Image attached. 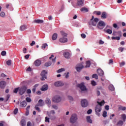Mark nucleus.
I'll return each mask as SVG.
<instances>
[{
	"label": "nucleus",
	"instance_id": "obj_1",
	"mask_svg": "<svg viewBox=\"0 0 126 126\" xmlns=\"http://www.w3.org/2000/svg\"><path fill=\"white\" fill-rule=\"evenodd\" d=\"M97 103L98 104L95 107V113L96 115L100 117V112L102 111V106L105 104V101L103 100L102 101L99 102V101H97Z\"/></svg>",
	"mask_w": 126,
	"mask_h": 126
},
{
	"label": "nucleus",
	"instance_id": "obj_2",
	"mask_svg": "<svg viewBox=\"0 0 126 126\" xmlns=\"http://www.w3.org/2000/svg\"><path fill=\"white\" fill-rule=\"evenodd\" d=\"M99 22V19L97 18H94V16H92V18L91 21L89 22L90 26H96L97 23Z\"/></svg>",
	"mask_w": 126,
	"mask_h": 126
},
{
	"label": "nucleus",
	"instance_id": "obj_3",
	"mask_svg": "<svg viewBox=\"0 0 126 126\" xmlns=\"http://www.w3.org/2000/svg\"><path fill=\"white\" fill-rule=\"evenodd\" d=\"M61 34L63 37L60 39V42H61V43H66V42H67V38H66L67 34H66V33L64 32L63 31H61Z\"/></svg>",
	"mask_w": 126,
	"mask_h": 126
},
{
	"label": "nucleus",
	"instance_id": "obj_4",
	"mask_svg": "<svg viewBox=\"0 0 126 126\" xmlns=\"http://www.w3.org/2000/svg\"><path fill=\"white\" fill-rule=\"evenodd\" d=\"M77 120H78V118H77V115L75 113L73 114L70 118V123H71V124H75V123L77 122Z\"/></svg>",
	"mask_w": 126,
	"mask_h": 126
},
{
	"label": "nucleus",
	"instance_id": "obj_5",
	"mask_svg": "<svg viewBox=\"0 0 126 126\" xmlns=\"http://www.w3.org/2000/svg\"><path fill=\"white\" fill-rule=\"evenodd\" d=\"M106 26V24L103 21H100L97 24V27L98 29H104Z\"/></svg>",
	"mask_w": 126,
	"mask_h": 126
},
{
	"label": "nucleus",
	"instance_id": "obj_6",
	"mask_svg": "<svg viewBox=\"0 0 126 126\" xmlns=\"http://www.w3.org/2000/svg\"><path fill=\"white\" fill-rule=\"evenodd\" d=\"M85 84L84 83H81L78 85V87L80 88L81 91H87V88Z\"/></svg>",
	"mask_w": 126,
	"mask_h": 126
},
{
	"label": "nucleus",
	"instance_id": "obj_7",
	"mask_svg": "<svg viewBox=\"0 0 126 126\" xmlns=\"http://www.w3.org/2000/svg\"><path fill=\"white\" fill-rule=\"evenodd\" d=\"M48 72L46 70H43L41 72V76L42 77L41 78V80L44 81L45 79H47V74Z\"/></svg>",
	"mask_w": 126,
	"mask_h": 126
},
{
	"label": "nucleus",
	"instance_id": "obj_8",
	"mask_svg": "<svg viewBox=\"0 0 126 126\" xmlns=\"http://www.w3.org/2000/svg\"><path fill=\"white\" fill-rule=\"evenodd\" d=\"M52 101L54 103H60L62 101V98L59 95H56L53 97Z\"/></svg>",
	"mask_w": 126,
	"mask_h": 126
},
{
	"label": "nucleus",
	"instance_id": "obj_9",
	"mask_svg": "<svg viewBox=\"0 0 126 126\" xmlns=\"http://www.w3.org/2000/svg\"><path fill=\"white\" fill-rule=\"evenodd\" d=\"M27 88L26 86H23L19 88V93L20 95H23L24 93H25Z\"/></svg>",
	"mask_w": 126,
	"mask_h": 126
},
{
	"label": "nucleus",
	"instance_id": "obj_10",
	"mask_svg": "<svg viewBox=\"0 0 126 126\" xmlns=\"http://www.w3.org/2000/svg\"><path fill=\"white\" fill-rule=\"evenodd\" d=\"M84 67V66L82 63H79L76 65L75 68L78 72H80V71H81V69H82V68Z\"/></svg>",
	"mask_w": 126,
	"mask_h": 126
},
{
	"label": "nucleus",
	"instance_id": "obj_11",
	"mask_svg": "<svg viewBox=\"0 0 126 126\" xmlns=\"http://www.w3.org/2000/svg\"><path fill=\"white\" fill-rule=\"evenodd\" d=\"M81 106L83 108H86L88 106V101L87 99H83L81 100Z\"/></svg>",
	"mask_w": 126,
	"mask_h": 126
},
{
	"label": "nucleus",
	"instance_id": "obj_12",
	"mask_svg": "<svg viewBox=\"0 0 126 126\" xmlns=\"http://www.w3.org/2000/svg\"><path fill=\"white\" fill-rule=\"evenodd\" d=\"M54 85L56 87H60L63 86L64 85V83H63V82L62 81H57L54 83Z\"/></svg>",
	"mask_w": 126,
	"mask_h": 126
},
{
	"label": "nucleus",
	"instance_id": "obj_13",
	"mask_svg": "<svg viewBox=\"0 0 126 126\" xmlns=\"http://www.w3.org/2000/svg\"><path fill=\"white\" fill-rule=\"evenodd\" d=\"M6 86V82L4 81H2L0 82V88L1 89H4Z\"/></svg>",
	"mask_w": 126,
	"mask_h": 126
},
{
	"label": "nucleus",
	"instance_id": "obj_14",
	"mask_svg": "<svg viewBox=\"0 0 126 126\" xmlns=\"http://www.w3.org/2000/svg\"><path fill=\"white\" fill-rule=\"evenodd\" d=\"M56 59H57V57H55L54 56V55H52L51 57H49V60L50 61H52L53 64H55V63H56Z\"/></svg>",
	"mask_w": 126,
	"mask_h": 126
},
{
	"label": "nucleus",
	"instance_id": "obj_15",
	"mask_svg": "<svg viewBox=\"0 0 126 126\" xmlns=\"http://www.w3.org/2000/svg\"><path fill=\"white\" fill-rule=\"evenodd\" d=\"M63 55L65 59H69L70 58V53L68 52H64Z\"/></svg>",
	"mask_w": 126,
	"mask_h": 126
},
{
	"label": "nucleus",
	"instance_id": "obj_16",
	"mask_svg": "<svg viewBox=\"0 0 126 126\" xmlns=\"http://www.w3.org/2000/svg\"><path fill=\"white\" fill-rule=\"evenodd\" d=\"M97 73L99 76H103L104 75V71L101 69H98L97 70Z\"/></svg>",
	"mask_w": 126,
	"mask_h": 126
},
{
	"label": "nucleus",
	"instance_id": "obj_17",
	"mask_svg": "<svg viewBox=\"0 0 126 126\" xmlns=\"http://www.w3.org/2000/svg\"><path fill=\"white\" fill-rule=\"evenodd\" d=\"M41 60L37 59L34 62V64L35 66H39V65H41Z\"/></svg>",
	"mask_w": 126,
	"mask_h": 126
},
{
	"label": "nucleus",
	"instance_id": "obj_18",
	"mask_svg": "<svg viewBox=\"0 0 126 126\" xmlns=\"http://www.w3.org/2000/svg\"><path fill=\"white\" fill-rule=\"evenodd\" d=\"M38 107H43L44 106V102H43V99H39L38 103L36 104Z\"/></svg>",
	"mask_w": 126,
	"mask_h": 126
},
{
	"label": "nucleus",
	"instance_id": "obj_19",
	"mask_svg": "<svg viewBox=\"0 0 126 126\" xmlns=\"http://www.w3.org/2000/svg\"><path fill=\"white\" fill-rule=\"evenodd\" d=\"M44 23V21L43 20L37 19V20H34L33 21V23H38V24H40V23Z\"/></svg>",
	"mask_w": 126,
	"mask_h": 126
},
{
	"label": "nucleus",
	"instance_id": "obj_20",
	"mask_svg": "<svg viewBox=\"0 0 126 126\" xmlns=\"http://www.w3.org/2000/svg\"><path fill=\"white\" fill-rule=\"evenodd\" d=\"M48 87L49 86L47 84L43 85L42 86V87L41 88V91H46L48 90Z\"/></svg>",
	"mask_w": 126,
	"mask_h": 126
},
{
	"label": "nucleus",
	"instance_id": "obj_21",
	"mask_svg": "<svg viewBox=\"0 0 126 126\" xmlns=\"http://www.w3.org/2000/svg\"><path fill=\"white\" fill-rule=\"evenodd\" d=\"M45 102H46V104H47V105H48V107H51V99H49V98H47L45 100Z\"/></svg>",
	"mask_w": 126,
	"mask_h": 126
},
{
	"label": "nucleus",
	"instance_id": "obj_22",
	"mask_svg": "<svg viewBox=\"0 0 126 126\" xmlns=\"http://www.w3.org/2000/svg\"><path fill=\"white\" fill-rule=\"evenodd\" d=\"M84 3V0H77V5H83Z\"/></svg>",
	"mask_w": 126,
	"mask_h": 126
},
{
	"label": "nucleus",
	"instance_id": "obj_23",
	"mask_svg": "<svg viewBox=\"0 0 126 126\" xmlns=\"http://www.w3.org/2000/svg\"><path fill=\"white\" fill-rule=\"evenodd\" d=\"M20 29L21 31H24V30L27 29V26L26 25H22L20 26Z\"/></svg>",
	"mask_w": 126,
	"mask_h": 126
},
{
	"label": "nucleus",
	"instance_id": "obj_24",
	"mask_svg": "<svg viewBox=\"0 0 126 126\" xmlns=\"http://www.w3.org/2000/svg\"><path fill=\"white\" fill-rule=\"evenodd\" d=\"M80 10L82 12H88V11H89V9H88L86 7H83V8H81Z\"/></svg>",
	"mask_w": 126,
	"mask_h": 126
},
{
	"label": "nucleus",
	"instance_id": "obj_25",
	"mask_svg": "<svg viewBox=\"0 0 126 126\" xmlns=\"http://www.w3.org/2000/svg\"><path fill=\"white\" fill-rule=\"evenodd\" d=\"M86 120L87 123H89V124H92V119H91V117L90 116H87L86 117Z\"/></svg>",
	"mask_w": 126,
	"mask_h": 126
},
{
	"label": "nucleus",
	"instance_id": "obj_26",
	"mask_svg": "<svg viewBox=\"0 0 126 126\" xmlns=\"http://www.w3.org/2000/svg\"><path fill=\"white\" fill-rule=\"evenodd\" d=\"M20 106L21 107H25L26 106H27V102H26L25 101H23L20 103Z\"/></svg>",
	"mask_w": 126,
	"mask_h": 126
},
{
	"label": "nucleus",
	"instance_id": "obj_27",
	"mask_svg": "<svg viewBox=\"0 0 126 126\" xmlns=\"http://www.w3.org/2000/svg\"><path fill=\"white\" fill-rule=\"evenodd\" d=\"M106 17H107V14L106 13V12H102L101 14V18L102 19H106Z\"/></svg>",
	"mask_w": 126,
	"mask_h": 126
},
{
	"label": "nucleus",
	"instance_id": "obj_28",
	"mask_svg": "<svg viewBox=\"0 0 126 126\" xmlns=\"http://www.w3.org/2000/svg\"><path fill=\"white\" fill-rule=\"evenodd\" d=\"M21 126H26V121L24 120H22L21 121Z\"/></svg>",
	"mask_w": 126,
	"mask_h": 126
},
{
	"label": "nucleus",
	"instance_id": "obj_29",
	"mask_svg": "<svg viewBox=\"0 0 126 126\" xmlns=\"http://www.w3.org/2000/svg\"><path fill=\"white\" fill-rule=\"evenodd\" d=\"M63 71H65V69L64 68H62L58 70L57 72L58 73H61V72H63Z\"/></svg>",
	"mask_w": 126,
	"mask_h": 126
},
{
	"label": "nucleus",
	"instance_id": "obj_30",
	"mask_svg": "<svg viewBox=\"0 0 126 126\" xmlns=\"http://www.w3.org/2000/svg\"><path fill=\"white\" fill-rule=\"evenodd\" d=\"M57 38H58V34L54 33L52 36V39L54 40H57Z\"/></svg>",
	"mask_w": 126,
	"mask_h": 126
},
{
	"label": "nucleus",
	"instance_id": "obj_31",
	"mask_svg": "<svg viewBox=\"0 0 126 126\" xmlns=\"http://www.w3.org/2000/svg\"><path fill=\"white\" fill-rule=\"evenodd\" d=\"M109 90H111V91H114L115 90V87L113 85H110L109 87Z\"/></svg>",
	"mask_w": 126,
	"mask_h": 126
},
{
	"label": "nucleus",
	"instance_id": "obj_32",
	"mask_svg": "<svg viewBox=\"0 0 126 126\" xmlns=\"http://www.w3.org/2000/svg\"><path fill=\"white\" fill-rule=\"evenodd\" d=\"M47 47H48V44L47 43H44L42 44L41 48L43 49V50H45Z\"/></svg>",
	"mask_w": 126,
	"mask_h": 126
},
{
	"label": "nucleus",
	"instance_id": "obj_33",
	"mask_svg": "<svg viewBox=\"0 0 126 126\" xmlns=\"http://www.w3.org/2000/svg\"><path fill=\"white\" fill-rule=\"evenodd\" d=\"M112 39L113 40H117L118 41H119L121 39V37H120V36H116V37L112 36Z\"/></svg>",
	"mask_w": 126,
	"mask_h": 126
},
{
	"label": "nucleus",
	"instance_id": "obj_34",
	"mask_svg": "<svg viewBox=\"0 0 126 126\" xmlns=\"http://www.w3.org/2000/svg\"><path fill=\"white\" fill-rule=\"evenodd\" d=\"M91 63H90V61H87L86 62V65L85 67H90Z\"/></svg>",
	"mask_w": 126,
	"mask_h": 126
},
{
	"label": "nucleus",
	"instance_id": "obj_35",
	"mask_svg": "<svg viewBox=\"0 0 126 126\" xmlns=\"http://www.w3.org/2000/svg\"><path fill=\"white\" fill-rule=\"evenodd\" d=\"M50 65H52V62H46L45 63V66H50Z\"/></svg>",
	"mask_w": 126,
	"mask_h": 126
},
{
	"label": "nucleus",
	"instance_id": "obj_36",
	"mask_svg": "<svg viewBox=\"0 0 126 126\" xmlns=\"http://www.w3.org/2000/svg\"><path fill=\"white\" fill-rule=\"evenodd\" d=\"M120 111H126V107H124V106H120L119 108Z\"/></svg>",
	"mask_w": 126,
	"mask_h": 126
},
{
	"label": "nucleus",
	"instance_id": "obj_37",
	"mask_svg": "<svg viewBox=\"0 0 126 126\" xmlns=\"http://www.w3.org/2000/svg\"><path fill=\"white\" fill-rule=\"evenodd\" d=\"M93 78H95V79H98V75L97 74H94L92 75Z\"/></svg>",
	"mask_w": 126,
	"mask_h": 126
},
{
	"label": "nucleus",
	"instance_id": "obj_38",
	"mask_svg": "<svg viewBox=\"0 0 126 126\" xmlns=\"http://www.w3.org/2000/svg\"><path fill=\"white\" fill-rule=\"evenodd\" d=\"M52 107L53 109H54V110H58V109H59V107L56 105H52Z\"/></svg>",
	"mask_w": 126,
	"mask_h": 126
},
{
	"label": "nucleus",
	"instance_id": "obj_39",
	"mask_svg": "<svg viewBox=\"0 0 126 126\" xmlns=\"http://www.w3.org/2000/svg\"><path fill=\"white\" fill-rule=\"evenodd\" d=\"M0 16L3 18L4 17V16H5V13H4V12H1L0 13Z\"/></svg>",
	"mask_w": 126,
	"mask_h": 126
},
{
	"label": "nucleus",
	"instance_id": "obj_40",
	"mask_svg": "<svg viewBox=\"0 0 126 126\" xmlns=\"http://www.w3.org/2000/svg\"><path fill=\"white\" fill-rule=\"evenodd\" d=\"M91 84L92 85H93V86H95L97 85V83H96V82H95V81H92Z\"/></svg>",
	"mask_w": 126,
	"mask_h": 126
},
{
	"label": "nucleus",
	"instance_id": "obj_41",
	"mask_svg": "<svg viewBox=\"0 0 126 126\" xmlns=\"http://www.w3.org/2000/svg\"><path fill=\"white\" fill-rule=\"evenodd\" d=\"M117 125L118 126H123V125H124V122L122 121H120L119 122H118Z\"/></svg>",
	"mask_w": 126,
	"mask_h": 126
},
{
	"label": "nucleus",
	"instance_id": "obj_42",
	"mask_svg": "<svg viewBox=\"0 0 126 126\" xmlns=\"http://www.w3.org/2000/svg\"><path fill=\"white\" fill-rule=\"evenodd\" d=\"M102 116L104 118H106L107 117V111H103Z\"/></svg>",
	"mask_w": 126,
	"mask_h": 126
},
{
	"label": "nucleus",
	"instance_id": "obj_43",
	"mask_svg": "<svg viewBox=\"0 0 126 126\" xmlns=\"http://www.w3.org/2000/svg\"><path fill=\"white\" fill-rule=\"evenodd\" d=\"M96 15H101V12L95 11L94 12Z\"/></svg>",
	"mask_w": 126,
	"mask_h": 126
},
{
	"label": "nucleus",
	"instance_id": "obj_44",
	"mask_svg": "<svg viewBox=\"0 0 126 126\" xmlns=\"http://www.w3.org/2000/svg\"><path fill=\"white\" fill-rule=\"evenodd\" d=\"M64 8V5H63L59 10L60 12H62V11L63 10Z\"/></svg>",
	"mask_w": 126,
	"mask_h": 126
},
{
	"label": "nucleus",
	"instance_id": "obj_45",
	"mask_svg": "<svg viewBox=\"0 0 126 126\" xmlns=\"http://www.w3.org/2000/svg\"><path fill=\"white\" fill-rule=\"evenodd\" d=\"M39 106L35 105V109L36 110V111H38V112H41V110H40V108L38 107Z\"/></svg>",
	"mask_w": 126,
	"mask_h": 126
},
{
	"label": "nucleus",
	"instance_id": "obj_46",
	"mask_svg": "<svg viewBox=\"0 0 126 126\" xmlns=\"http://www.w3.org/2000/svg\"><path fill=\"white\" fill-rule=\"evenodd\" d=\"M122 118L124 121V122H126V116L125 114L122 115Z\"/></svg>",
	"mask_w": 126,
	"mask_h": 126
},
{
	"label": "nucleus",
	"instance_id": "obj_47",
	"mask_svg": "<svg viewBox=\"0 0 126 126\" xmlns=\"http://www.w3.org/2000/svg\"><path fill=\"white\" fill-rule=\"evenodd\" d=\"M7 65H11V60H8L6 62Z\"/></svg>",
	"mask_w": 126,
	"mask_h": 126
},
{
	"label": "nucleus",
	"instance_id": "obj_48",
	"mask_svg": "<svg viewBox=\"0 0 126 126\" xmlns=\"http://www.w3.org/2000/svg\"><path fill=\"white\" fill-rule=\"evenodd\" d=\"M19 91V88H17L15 89L13 91L14 93H17Z\"/></svg>",
	"mask_w": 126,
	"mask_h": 126
},
{
	"label": "nucleus",
	"instance_id": "obj_49",
	"mask_svg": "<svg viewBox=\"0 0 126 126\" xmlns=\"http://www.w3.org/2000/svg\"><path fill=\"white\" fill-rule=\"evenodd\" d=\"M45 122L50 123V118L48 117H46Z\"/></svg>",
	"mask_w": 126,
	"mask_h": 126
},
{
	"label": "nucleus",
	"instance_id": "obj_50",
	"mask_svg": "<svg viewBox=\"0 0 126 126\" xmlns=\"http://www.w3.org/2000/svg\"><path fill=\"white\" fill-rule=\"evenodd\" d=\"M64 75L65 78H68L69 77V73L68 72L67 73H64Z\"/></svg>",
	"mask_w": 126,
	"mask_h": 126
},
{
	"label": "nucleus",
	"instance_id": "obj_51",
	"mask_svg": "<svg viewBox=\"0 0 126 126\" xmlns=\"http://www.w3.org/2000/svg\"><path fill=\"white\" fill-rule=\"evenodd\" d=\"M107 33H108V34H112V33H113V32L112 31V30H110V29H108L106 31Z\"/></svg>",
	"mask_w": 126,
	"mask_h": 126
},
{
	"label": "nucleus",
	"instance_id": "obj_52",
	"mask_svg": "<svg viewBox=\"0 0 126 126\" xmlns=\"http://www.w3.org/2000/svg\"><path fill=\"white\" fill-rule=\"evenodd\" d=\"M26 100L27 102H28L29 103H30V102H31V101H32L31 98H30V97H27L26 98Z\"/></svg>",
	"mask_w": 126,
	"mask_h": 126
},
{
	"label": "nucleus",
	"instance_id": "obj_53",
	"mask_svg": "<svg viewBox=\"0 0 126 126\" xmlns=\"http://www.w3.org/2000/svg\"><path fill=\"white\" fill-rule=\"evenodd\" d=\"M81 36L83 39H85L86 38V34L84 33H82L81 34Z\"/></svg>",
	"mask_w": 126,
	"mask_h": 126
},
{
	"label": "nucleus",
	"instance_id": "obj_54",
	"mask_svg": "<svg viewBox=\"0 0 126 126\" xmlns=\"http://www.w3.org/2000/svg\"><path fill=\"white\" fill-rule=\"evenodd\" d=\"M27 126H32V123L30 121H28L27 124Z\"/></svg>",
	"mask_w": 126,
	"mask_h": 126
},
{
	"label": "nucleus",
	"instance_id": "obj_55",
	"mask_svg": "<svg viewBox=\"0 0 126 126\" xmlns=\"http://www.w3.org/2000/svg\"><path fill=\"white\" fill-rule=\"evenodd\" d=\"M120 64L121 67H122V66H124V65L126 64V63H125V62H122V63H120Z\"/></svg>",
	"mask_w": 126,
	"mask_h": 126
},
{
	"label": "nucleus",
	"instance_id": "obj_56",
	"mask_svg": "<svg viewBox=\"0 0 126 126\" xmlns=\"http://www.w3.org/2000/svg\"><path fill=\"white\" fill-rule=\"evenodd\" d=\"M1 56H5V55H6V52H5L4 51H2L1 53Z\"/></svg>",
	"mask_w": 126,
	"mask_h": 126
},
{
	"label": "nucleus",
	"instance_id": "obj_57",
	"mask_svg": "<svg viewBox=\"0 0 126 126\" xmlns=\"http://www.w3.org/2000/svg\"><path fill=\"white\" fill-rule=\"evenodd\" d=\"M17 113H18V109L16 108L14 111V114L15 115H16V114H17Z\"/></svg>",
	"mask_w": 126,
	"mask_h": 126
},
{
	"label": "nucleus",
	"instance_id": "obj_58",
	"mask_svg": "<svg viewBox=\"0 0 126 126\" xmlns=\"http://www.w3.org/2000/svg\"><path fill=\"white\" fill-rule=\"evenodd\" d=\"M92 113V109H90L87 111V114L88 115H90V114H91Z\"/></svg>",
	"mask_w": 126,
	"mask_h": 126
},
{
	"label": "nucleus",
	"instance_id": "obj_59",
	"mask_svg": "<svg viewBox=\"0 0 126 126\" xmlns=\"http://www.w3.org/2000/svg\"><path fill=\"white\" fill-rule=\"evenodd\" d=\"M23 52L24 54H26V53L27 52V49H26V48H23Z\"/></svg>",
	"mask_w": 126,
	"mask_h": 126
},
{
	"label": "nucleus",
	"instance_id": "obj_60",
	"mask_svg": "<svg viewBox=\"0 0 126 126\" xmlns=\"http://www.w3.org/2000/svg\"><path fill=\"white\" fill-rule=\"evenodd\" d=\"M29 57H30V55L28 54L25 56V58L26 59V60H28V59H29Z\"/></svg>",
	"mask_w": 126,
	"mask_h": 126
},
{
	"label": "nucleus",
	"instance_id": "obj_61",
	"mask_svg": "<svg viewBox=\"0 0 126 126\" xmlns=\"http://www.w3.org/2000/svg\"><path fill=\"white\" fill-rule=\"evenodd\" d=\"M68 99L69 100H70V101H73V98L71 96H68Z\"/></svg>",
	"mask_w": 126,
	"mask_h": 126
},
{
	"label": "nucleus",
	"instance_id": "obj_62",
	"mask_svg": "<svg viewBox=\"0 0 126 126\" xmlns=\"http://www.w3.org/2000/svg\"><path fill=\"white\" fill-rule=\"evenodd\" d=\"M50 114H52V115H55L56 114V112H55L54 110H51L50 111Z\"/></svg>",
	"mask_w": 126,
	"mask_h": 126
},
{
	"label": "nucleus",
	"instance_id": "obj_63",
	"mask_svg": "<svg viewBox=\"0 0 126 126\" xmlns=\"http://www.w3.org/2000/svg\"><path fill=\"white\" fill-rule=\"evenodd\" d=\"M35 44H36L35 41H32V42L31 43V46L32 47L33 45H35Z\"/></svg>",
	"mask_w": 126,
	"mask_h": 126
},
{
	"label": "nucleus",
	"instance_id": "obj_64",
	"mask_svg": "<svg viewBox=\"0 0 126 126\" xmlns=\"http://www.w3.org/2000/svg\"><path fill=\"white\" fill-rule=\"evenodd\" d=\"M32 70V69L31 68V67H29L27 69V71H31Z\"/></svg>",
	"mask_w": 126,
	"mask_h": 126
}]
</instances>
